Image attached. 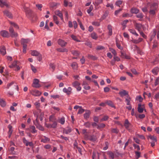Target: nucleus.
<instances>
[{
	"label": "nucleus",
	"mask_w": 159,
	"mask_h": 159,
	"mask_svg": "<svg viewBox=\"0 0 159 159\" xmlns=\"http://www.w3.org/2000/svg\"><path fill=\"white\" fill-rule=\"evenodd\" d=\"M24 9L25 12L28 18H32L33 13L31 11L25 6L24 7Z\"/></svg>",
	"instance_id": "f257e3e1"
},
{
	"label": "nucleus",
	"mask_w": 159,
	"mask_h": 159,
	"mask_svg": "<svg viewBox=\"0 0 159 159\" xmlns=\"http://www.w3.org/2000/svg\"><path fill=\"white\" fill-rule=\"evenodd\" d=\"M10 5L8 2L7 0H0V6L1 7H3L5 6L7 8H9Z\"/></svg>",
	"instance_id": "f03ea898"
},
{
	"label": "nucleus",
	"mask_w": 159,
	"mask_h": 159,
	"mask_svg": "<svg viewBox=\"0 0 159 159\" xmlns=\"http://www.w3.org/2000/svg\"><path fill=\"white\" fill-rule=\"evenodd\" d=\"M9 31L11 34V36L12 37H16L18 36V35L17 33L14 31L12 27L11 26L10 27Z\"/></svg>",
	"instance_id": "7ed1b4c3"
},
{
	"label": "nucleus",
	"mask_w": 159,
	"mask_h": 159,
	"mask_svg": "<svg viewBox=\"0 0 159 159\" xmlns=\"http://www.w3.org/2000/svg\"><path fill=\"white\" fill-rule=\"evenodd\" d=\"M124 125L126 129L129 131H130L132 125L129 123L128 120L126 119L125 120Z\"/></svg>",
	"instance_id": "20e7f679"
},
{
	"label": "nucleus",
	"mask_w": 159,
	"mask_h": 159,
	"mask_svg": "<svg viewBox=\"0 0 159 159\" xmlns=\"http://www.w3.org/2000/svg\"><path fill=\"white\" fill-rule=\"evenodd\" d=\"M39 80L37 79H34V80L32 86L36 88H38L41 87V85L39 84Z\"/></svg>",
	"instance_id": "39448f33"
},
{
	"label": "nucleus",
	"mask_w": 159,
	"mask_h": 159,
	"mask_svg": "<svg viewBox=\"0 0 159 159\" xmlns=\"http://www.w3.org/2000/svg\"><path fill=\"white\" fill-rule=\"evenodd\" d=\"M13 85L14 88L15 89H16L17 91H18L19 87L14 82H12L7 84L6 86V88L9 89L11 86Z\"/></svg>",
	"instance_id": "423d86ee"
},
{
	"label": "nucleus",
	"mask_w": 159,
	"mask_h": 159,
	"mask_svg": "<svg viewBox=\"0 0 159 159\" xmlns=\"http://www.w3.org/2000/svg\"><path fill=\"white\" fill-rule=\"evenodd\" d=\"M119 94L121 97H123L124 96H126V98H127L128 96L129 97L128 92L124 90H123L122 91H120L119 92Z\"/></svg>",
	"instance_id": "0eeeda50"
},
{
	"label": "nucleus",
	"mask_w": 159,
	"mask_h": 159,
	"mask_svg": "<svg viewBox=\"0 0 159 159\" xmlns=\"http://www.w3.org/2000/svg\"><path fill=\"white\" fill-rule=\"evenodd\" d=\"M0 35L3 37L7 38L9 37V34L8 31L5 30H2L0 32Z\"/></svg>",
	"instance_id": "6e6552de"
},
{
	"label": "nucleus",
	"mask_w": 159,
	"mask_h": 159,
	"mask_svg": "<svg viewBox=\"0 0 159 159\" xmlns=\"http://www.w3.org/2000/svg\"><path fill=\"white\" fill-rule=\"evenodd\" d=\"M30 41V40L29 39H22L21 40V43L23 46H27L26 44L28 43Z\"/></svg>",
	"instance_id": "1a4fd4ad"
},
{
	"label": "nucleus",
	"mask_w": 159,
	"mask_h": 159,
	"mask_svg": "<svg viewBox=\"0 0 159 159\" xmlns=\"http://www.w3.org/2000/svg\"><path fill=\"white\" fill-rule=\"evenodd\" d=\"M30 93L32 95L35 96H39L41 93L40 91L36 90H32Z\"/></svg>",
	"instance_id": "9d476101"
},
{
	"label": "nucleus",
	"mask_w": 159,
	"mask_h": 159,
	"mask_svg": "<svg viewBox=\"0 0 159 159\" xmlns=\"http://www.w3.org/2000/svg\"><path fill=\"white\" fill-rule=\"evenodd\" d=\"M71 90L72 89L70 87H69L68 89L64 88L63 89V92L67 93V95H69L71 93Z\"/></svg>",
	"instance_id": "9b49d317"
},
{
	"label": "nucleus",
	"mask_w": 159,
	"mask_h": 159,
	"mask_svg": "<svg viewBox=\"0 0 159 159\" xmlns=\"http://www.w3.org/2000/svg\"><path fill=\"white\" fill-rule=\"evenodd\" d=\"M34 125L36 126L37 128H38L39 130H43V128L40 125H39L38 123V117L36 119V122H34Z\"/></svg>",
	"instance_id": "f8f14e48"
},
{
	"label": "nucleus",
	"mask_w": 159,
	"mask_h": 159,
	"mask_svg": "<svg viewBox=\"0 0 159 159\" xmlns=\"http://www.w3.org/2000/svg\"><path fill=\"white\" fill-rule=\"evenodd\" d=\"M50 140V139L46 137L45 136H43L41 139V142L44 143H46L49 142Z\"/></svg>",
	"instance_id": "ddd939ff"
},
{
	"label": "nucleus",
	"mask_w": 159,
	"mask_h": 159,
	"mask_svg": "<svg viewBox=\"0 0 159 159\" xmlns=\"http://www.w3.org/2000/svg\"><path fill=\"white\" fill-rule=\"evenodd\" d=\"M58 43L61 47L65 46L67 44L66 42L61 39H59L58 40Z\"/></svg>",
	"instance_id": "4468645a"
},
{
	"label": "nucleus",
	"mask_w": 159,
	"mask_h": 159,
	"mask_svg": "<svg viewBox=\"0 0 159 159\" xmlns=\"http://www.w3.org/2000/svg\"><path fill=\"white\" fill-rule=\"evenodd\" d=\"M4 14L5 15L7 16L8 18H11L12 17V14L8 11L6 10L3 11Z\"/></svg>",
	"instance_id": "2eb2a0df"
},
{
	"label": "nucleus",
	"mask_w": 159,
	"mask_h": 159,
	"mask_svg": "<svg viewBox=\"0 0 159 159\" xmlns=\"http://www.w3.org/2000/svg\"><path fill=\"white\" fill-rule=\"evenodd\" d=\"M144 107V105H141L139 104H138V111L139 113H142L143 111Z\"/></svg>",
	"instance_id": "dca6fc26"
},
{
	"label": "nucleus",
	"mask_w": 159,
	"mask_h": 159,
	"mask_svg": "<svg viewBox=\"0 0 159 159\" xmlns=\"http://www.w3.org/2000/svg\"><path fill=\"white\" fill-rule=\"evenodd\" d=\"M157 7V5L156 3H152L150 6V9H153L156 10Z\"/></svg>",
	"instance_id": "f3484780"
},
{
	"label": "nucleus",
	"mask_w": 159,
	"mask_h": 159,
	"mask_svg": "<svg viewBox=\"0 0 159 159\" xmlns=\"http://www.w3.org/2000/svg\"><path fill=\"white\" fill-rule=\"evenodd\" d=\"M156 31L154 30L152 32H151L150 35V41H151L155 37L156 34Z\"/></svg>",
	"instance_id": "a211bd4d"
},
{
	"label": "nucleus",
	"mask_w": 159,
	"mask_h": 159,
	"mask_svg": "<svg viewBox=\"0 0 159 159\" xmlns=\"http://www.w3.org/2000/svg\"><path fill=\"white\" fill-rule=\"evenodd\" d=\"M55 14L59 16L61 19V20H63V17L62 14L60 12L59 10H56L55 12Z\"/></svg>",
	"instance_id": "6ab92c4d"
},
{
	"label": "nucleus",
	"mask_w": 159,
	"mask_h": 159,
	"mask_svg": "<svg viewBox=\"0 0 159 159\" xmlns=\"http://www.w3.org/2000/svg\"><path fill=\"white\" fill-rule=\"evenodd\" d=\"M0 52L2 55H4L6 53V49L4 46H1L0 47Z\"/></svg>",
	"instance_id": "aec40b11"
},
{
	"label": "nucleus",
	"mask_w": 159,
	"mask_h": 159,
	"mask_svg": "<svg viewBox=\"0 0 159 159\" xmlns=\"http://www.w3.org/2000/svg\"><path fill=\"white\" fill-rule=\"evenodd\" d=\"M107 154L109 155V157L112 159H114L115 156V154L111 151L108 152H107Z\"/></svg>",
	"instance_id": "412c9836"
},
{
	"label": "nucleus",
	"mask_w": 159,
	"mask_h": 159,
	"mask_svg": "<svg viewBox=\"0 0 159 159\" xmlns=\"http://www.w3.org/2000/svg\"><path fill=\"white\" fill-rule=\"evenodd\" d=\"M153 73L155 75L157 74L159 71V68L158 67H156L153 69L152 70Z\"/></svg>",
	"instance_id": "4be33fe9"
},
{
	"label": "nucleus",
	"mask_w": 159,
	"mask_h": 159,
	"mask_svg": "<svg viewBox=\"0 0 159 159\" xmlns=\"http://www.w3.org/2000/svg\"><path fill=\"white\" fill-rule=\"evenodd\" d=\"M107 28L108 30V34L109 35L111 36L112 34V27L111 25H108Z\"/></svg>",
	"instance_id": "5701e85b"
},
{
	"label": "nucleus",
	"mask_w": 159,
	"mask_h": 159,
	"mask_svg": "<svg viewBox=\"0 0 159 159\" xmlns=\"http://www.w3.org/2000/svg\"><path fill=\"white\" fill-rule=\"evenodd\" d=\"M57 50L59 52H67L68 51V50L67 49L64 48H57Z\"/></svg>",
	"instance_id": "b1692460"
},
{
	"label": "nucleus",
	"mask_w": 159,
	"mask_h": 159,
	"mask_svg": "<svg viewBox=\"0 0 159 159\" xmlns=\"http://www.w3.org/2000/svg\"><path fill=\"white\" fill-rule=\"evenodd\" d=\"M131 12L132 13L137 14L139 12V10L137 8H133L131 9Z\"/></svg>",
	"instance_id": "393cba45"
},
{
	"label": "nucleus",
	"mask_w": 159,
	"mask_h": 159,
	"mask_svg": "<svg viewBox=\"0 0 159 159\" xmlns=\"http://www.w3.org/2000/svg\"><path fill=\"white\" fill-rule=\"evenodd\" d=\"M71 131V129L70 128H68L67 129H64L63 130V133L66 134L70 133Z\"/></svg>",
	"instance_id": "a878e982"
},
{
	"label": "nucleus",
	"mask_w": 159,
	"mask_h": 159,
	"mask_svg": "<svg viewBox=\"0 0 159 159\" xmlns=\"http://www.w3.org/2000/svg\"><path fill=\"white\" fill-rule=\"evenodd\" d=\"M106 103L108 105L112 107H114V106L112 102L110 100H107L106 101Z\"/></svg>",
	"instance_id": "bb28decb"
},
{
	"label": "nucleus",
	"mask_w": 159,
	"mask_h": 159,
	"mask_svg": "<svg viewBox=\"0 0 159 159\" xmlns=\"http://www.w3.org/2000/svg\"><path fill=\"white\" fill-rule=\"evenodd\" d=\"M129 31L130 33L136 35V36H138V34L136 33L135 30L134 29H129Z\"/></svg>",
	"instance_id": "cd10ccee"
},
{
	"label": "nucleus",
	"mask_w": 159,
	"mask_h": 159,
	"mask_svg": "<svg viewBox=\"0 0 159 159\" xmlns=\"http://www.w3.org/2000/svg\"><path fill=\"white\" fill-rule=\"evenodd\" d=\"M109 14V12L107 11H106L104 14L101 17L102 20L105 19L108 16Z\"/></svg>",
	"instance_id": "c85d7f7f"
},
{
	"label": "nucleus",
	"mask_w": 159,
	"mask_h": 159,
	"mask_svg": "<svg viewBox=\"0 0 159 159\" xmlns=\"http://www.w3.org/2000/svg\"><path fill=\"white\" fill-rule=\"evenodd\" d=\"M71 52L72 54L74 56H78L80 54L79 52L76 50L71 51Z\"/></svg>",
	"instance_id": "c756f323"
},
{
	"label": "nucleus",
	"mask_w": 159,
	"mask_h": 159,
	"mask_svg": "<svg viewBox=\"0 0 159 159\" xmlns=\"http://www.w3.org/2000/svg\"><path fill=\"white\" fill-rule=\"evenodd\" d=\"M10 23L11 25V26L12 27H14L16 29H19V28L18 26L16 23H14V22H10Z\"/></svg>",
	"instance_id": "7c9ffc66"
},
{
	"label": "nucleus",
	"mask_w": 159,
	"mask_h": 159,
	"mask_svg": "<svg viewBox=\"0 0 159 159\" xmlns=\"http://www.w3.org/2000/svg\"><path fill=\"white\" fill-rule=\"evenodd\" d=\"M10 23L11 25V26L12 27H14L16 29H19V28L18 26L16 23H14V22H10Z\"/></svg>",
	"instance_id": "2f4dec72"
},
{
	"label": "nucleus",
	"mask_w": 159,
	"mask_h": 159,
	"mask_svg": "<svg viewBox=\"0 0 159 159\" xmlns=\"http://www.w3.org/2000/svg\"><path fill=\"white\" fill-rule=\"evenodd\" d=\"M10 23L11 25V26L12 27H14L16 29H19V28L18 26L16 23H14V22H10Z\"/></svg>",
	"instance_id": "473e14b6"
},
{
	"label": "nucleus",
	"mask_w": 159,
	"mask_h": 159,
	"mask_svg": "<svg viewBox=\"0 0 159 159\" xmlns=\"http://www.w3.org/2000/svg\"><path fill=\"white\" fill-rule=\"evenodd\" d=\"M0 105L2 107H5L6 105L5 101L1 99H0Z\"/></svg>",
	"instance_id": "72a5a7b5"
},
{
	"label": "nucleus",
	"mask_w": 159,
	"mask_h": 159,
	"mask_svg": "<svg viewBox=\"0 0 159 159\" xmlns=\"http://www.w3.org/2000/svg\"><path fill=\"white\" fill-rule=\"evenodd\" d=\"M91 37L94 39H97L98 38L97 34L94 32L91 34Z\"/></svg>",
	"instance_id": "f704fd0d"
},
{
	"label": "nucleus",
	"mask_w": 159,
	"mask_h": 159,
	"mask_svg": "<svg viewBox=\"0 0 159 159\" xmlns=\"http://www.w3.org/2000/svg\"><path fill=\"white\" fill-rule=\"evenodd\" d=\"M71 66L72 68L75 70L78 67L77 64L75 62H73L71 64Z\"/></svg>",
	"instance_id": "c9c22d12"
},
{
	"label": "nucleus",
	"mask_w": 159,
	"mask_h": 159,
	"mask_svg": "<svg viewBox=\"0 0 159 159\" xmlns=\"http://www.w3.org/2000/svg\"><path fill=\"white\" fill-rule=\"evenodd\" d=\"M136 28L139 31L142 26L141 24L137 23L135 25Z\"/></svg>",
	"instance_id": "e433bc0d"
},
{
	"label": "nucleus",
	"mask_w": 159,
	"mask_h": 159,
	"mask_svg": "<svg viewBox=\"0 0 159 159\" xmlns=\"http://www.w3.org/2000/svg\"><path fill=\"white\" fill-rule=\"evenodd\" d=\"M80 83L77 81H75L72 83L73 86L75 88L80 86Z\"/></svg>",
	"instance_id": "4c0bfd02"
},
{
	"label": "nucleus",
	"mask_w": 159,
	"mask_h": 159,
	"mask_svg": "<svg viewBox=\"0 0 159 159\" xmlns=\"http://www.w3.org/2000/svg\"><path fill=\"white\" fill-rule=\"evenodd\" d=\"M89 139L92 141H95L96 140V138L95 136L93 135L90 136L89 138Z\"/></svg>",
	"instance_id": "58836bf2"
},
{
	"label": "nucleus",
	"mask_w": 159,
	"mask_h": 159,
	"mask_svg": "<svg viewBox=\"0 0 159 159\" xmlns=\"http://www.w3.org/2000/svg\"><path fill=\"white\" fill-rule=\"evenodd\" d=\"M40 53L37 51H34L32 52L31 53V55L33 56H38L39 55Z\"/></svg>",
	"instance_id": "ea45409f"
},
{
	"label": "nucleus",
	"mask_w": 159,
	"mask_h": 159,
	"mask_svg": "<svg viewBox=\"0 0 159 159\" xmlns=\"http://www.w3.org/2000/svg\"><path fill=\"white\" fill-rule=\"evenodd\" d=\"M30 129L32 130L31 132L33 133H34L37 132V130L35 129V127L34 126H31L30 127Z\"/></svg>",
	"instance_id": "a19ab883"
},
{
	"label": "nucleus",
	"mask_w": 159,
	"mask_h": 159,
	"mask_svg": "<svg viewBox=\"0 0 159 159\" xmlns=\"http://www.w3.org/2000/svg\"><path fill=\"white\" fill-rule=\"evenodd\" d=\"M131 99L130 97H128L127 98H125V102H127V105H130V101Z\"/></svg>",
	"instance_id": "79ce46f5"
},
{
	"label": "nucleus",
	"mask_w": 159,
	"mask_h": 159,
	"mask_svg": "<svg viewBox=\"0 0 159 159\" xmlns=\"http://www.w3.org/2000/svg\"><path fill=\"white\" fill-rule=\"evenodd\" d=\"M128 22V20H124L122 23V25L124 27L123 29H124L126 27V24Z\"/></svg>",
	"instance_id": "37998d69"
},
{
	"label": "nucleus",
	"mask_w": 159,
	"mask_h": 159,
	"mask_svg": "<svg viewBox=\"0 0 159 159\" xmlns=\"http://www.w3.org/2000/svg\"><path fill=\"white\" fill-rule=\"evenodd\" d=\"M148 137L152 140H153L154 142H157V139L155 137L153 136L150 135Z\"/></svg>",
	"instance_id": "c03bdc74"
},
{
	"label": "nucleus",
	"mask_w": 159,
	"mask_h": 159,
	"mask_svg": "<svg viewBox=\"0 0 159 159\" xmlns=\"http://www.w3.org/2000/svg\"><path fill=\"white\" fill-rule=\"evenodd\" d=\"M71 38H72V39L75 41H76L77 42H80V41L78 40V39H77L76 37V36H75V35H72L71 36Z\"/></svg>",
	"instance_id": "a18cd8bd"
},
{
	"label": "nucleus",
	"mask_w": 159,
	"mask_h": 159,
	"mask_svg": "<svg viewBox=\"0 0 159 159\" xmlns=\"http://www.w3.org/2000/svg\"><path fill=\"white\" fill-rule=\"evenodd\" d=\"M65 121V118L63 117H62L59 120V122L62 125H63L64 124Z\"/></svg>",
	"instance_id": "49530a36"
},
{
	"label": "nucleus",
	"mask_w": 159,
	"mask_h": 159,
	"mask_svg": "<svg viewBox=\"0 0 159 159\" xmlns=\"http://www.w3.org/2000/svg\"><path fill=\"white\" fill-rule=\"evenodd\" d=\"M105 126V125L104 124L102 123L98 125L97 128L98 129H99L100 128H104Z\"/></svg>",
	"instance_id": "de8ad7c7"
},
{
	"label": "nucleus",
	"mask_w": 159,
	"mask_h": 159,
	"mask_svg": "<svg viewBox=\"0 0 159 159\" xmlns=\"http://www.w3.org/2000/svg\"><path fill=\"white\" fill-rule=\"evenodd\" d=\"M53 20L56 24L58 25L59 24V21L57 20V17L56 16H53Z\"/></svg>",
	"instance_id": "09e8293b"
},
{
	"label": "nucleus",
	"mask_w": 159,
	"mask_h": 159,
	"mask_svg": "<svg viewBox=\"0 0 159 159\" xmlns=\"http://www.w3.org/2000/svg\"><path fill=\"white\" fill-rule=\"evenodd\" d=\"M116 45L117 47L119 49H120V50L123 49V47L120 46V44L117 41H116Z\"/></svg>",
	"instance_id": "8fccbe9b"
},
{
	"label": "nucleus",
	"mask_w": 159,
	"mask_h": 159,
	"mask_svg": "<svg viewBox=\"0 0 159 159\" xmlns=\"http://www.w3.org/2000/svg\"><path fill=\"white\" fill-rule=\"evenodd\" d=\"M90 113L89 112H88L85 113L84 114V117L85 119L88 118L89 116Z\"/></svg>",
	"instance_id": "3c124183"
},
{
	"label": "nucleus",
	"mask_w": 159,
	"mask_h": 159,
	"mask_svg": "<svg viewBox=\"0 0 159 159\" xmlns=\"http://www.w3.org/2000/svg\"><path fill=\"white\" fill-rule=\"evenodd\" d=\"M136 16L138 18L141 19L143 17V15L142 13H139L138 14L136 15Z\"/></svg>",
	"instance_id": "603ef678"
},
{
	"label": "nucleus",
	"mask_w": 159,
	"mask_h": 159,
	"mask_svg": "<svg viewBox=\"0 0 159 159\" xmlns=\"http://www.w3.org/2000/svg\"><path fill=\"white\" fill-rule=\"evenodd\" d=\"M109 118V117L108 116H105L103 117L102 118L101 120H100V121L101 122V121H106L107 120H108V119Z\"/></svg>",
	"instance_id": "864d4df0"
},
{
	"label": "nucleus",
	"mask_w": 159,
	"mask_h": 159,
	"mask_svg": "<svg viewBox=\"0 0 159 159\" xmlns=\"http://www.w3.org/2000/svg\"><path fill=\"white\" fill-rule=\"evenodd\" d=\"M119 131V130L116 128L112 129H111V132L113 133L118 134Z\"/></svg>",
	"instance_id": "5fc2aeb1"
},
{
	"label": "nucleus",
	"mask_w": 159,
	"mask_h": 159,
	"mask_svg": "<svg viewBox=\"0 0 159 159\" xmlns=\"http://www.w3.org/2000/svg\"><path fill=\"white\" fill-rule=\"evenodd\" d=\"M158 45V43L156 41H155L153 43V48H156L157 46Z\"/></svg>",
	"instance_id": "6e6d98bb"
},
{
	"label": "nucleus",
	"mask_w": 159,
	"mask_h": 159,
	"mask_svg": "<svg viewBox=\"0 0 159 159\" xmlns=\"http://www.w3.org/2000/svg\"><path fill=\"white\" fill-rule=\"evenodd\" d=\"M88 57L89 58L92 59L93 60H95L97 59V58L94 56L93 55H89L88 56Z\"/></svg>",
	"instance_id": "4d7b16f0"
},
{
	"label": "nucleus",
	"mask_w": 159,
	"mask_h": 159,
	"mask_svg": "<svg viewBox=\"0 0 159 159\" xmlns=\"http://www.w3.org/2000/svg\"><path fill=\"white\" fill-rule=\"evenodd\" d=\"M50 68H51L52 70V71H53L55 68V65L53 63H50Z\"/></svg>",
	"instance_id": "13d9d810"
},
{
	"label": "nucleus",
	"mask_w": 159,
	"mask_h": 159,
	"mask_svg": "<svg viewBox=\"0 0 159 159\" xmlns=\"http://www.w3.org/2000/svg\"><path fill=\"white\" fill-rule=\"evenodd\" d=\"M104 48H105V47H104L102 46L99 45V46H97V48H96V49L97 50H101L103 49Z\"/></svg>",
	"instance_id": "bf43d9fd"
},
{
	"label": "nucleus",
	"mask_w": 159,
	"mask_h": 159,
	"mask_svg": "<svg viewBox=\"0 0 159 159\" xmlns=\"http://www.w3.org/2000/svg\"><path fill=\"white\" fill-rule=\"evenodd\" d=\"M31 68L32 70L34 73H36L37 71V70L35 67L32 65H30Z\"/></svg>",
	"instance_id": "052dcab7"
},
{
	"label": "nucleus",
	"mask_w": 159,
	"mask_h": 159,
	"mask_svg": "<svg viewBox=\"0 0 159 159\" xmlns=\"http://www.w3.org/2000/svg\"><path fill=\"white\" fill-rule=\"evenodd\" d=\"M34 104L36 107V108L37 109H38L39 108V107H40V103L39 102H36L34 103Z\"/></svg>",
	"instance_id": "680f3d73"
},
{
	"label": "nucleus",
	"mask_w": 159,
	"mask_h": 159,
	"mask_svg": "<svg viewBox=\"0 0 159 159\" xmlns=\"http://www.w3.org/2000/svg\"><path fill=\"white\" fill-rule=\"evenodd\" d=\"M55 120V118L53 116L51 115L50 116L49 120L50 121L53 122Z\"/></svg>",
	"instance_id": "e2e57ef3"
},
{
	"label": "nucleus",
	"mask_w": 159,
	"mask_h": 159,
	"mask_svg": "<svg viewBox=\"0 0 159 159\" xmlns=\"http://www.w3.org/2000/svg\"><path fill=\"white\" fill-rule=\"evenodd\" d=\"M113 59L115 61H120V59L118 57L116 56V55L114 56Z\"/></svg>",
	"instance_id": "0e129e2a"
},
{
	"label": "nucleus",
	"mask_w": 159,
	"mask_h": 159,
	"mask_svg": "<svg viewBox=\"0 0 159 159\" xmlns=\"http://www.w3.org/2000/svg\"><path fill=\"white\" fill-rule=\"evenodd\" d=\"M156 10L153 9H150L149 13L150 14L152 15H154L155 14V11Z\"/></svg>",
	"instance_id": "69168bd1"
},
{
	"label": "nucleus",
	"mask_w": 159,
	"mask_h": 159,
	"mask_svg": "<svg viewBox=\"0 0 159 159\" xmlns=\"http://www.w3.org/2000/svg\"><path fill=\"white\" fill-rule=\"evenodd\" d=\"M93 8V6L91 5L89 8L87 10V12L89 13H90L91 12Z\"/></svg>",
	"instance_id": "338daca9"
},
{
	"label": "nucleus",
	"mask_w": 159,
	"mask_h": 159,
	"mask_svg": "<svg viewBox=\"0 0 159 159\" xmlns=\"http://www.w3.org/2000/svg\"><path fill=\"white\" fill-rule=\"evenodd\" d=\"M159 83V77H157L155 80V86H156Z\"/></svg>",
	"instance_id": "774afa93"
}]
</instances>
